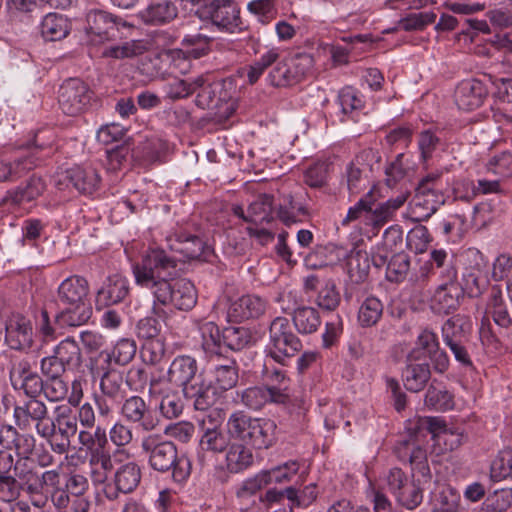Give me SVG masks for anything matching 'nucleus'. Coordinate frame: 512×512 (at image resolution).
<instances>
[{"mask_svg": "<svg viewBox=\"0 0 512 512\" xmlns=\"http://www.w3.org/2000/svg\"><path fill=\"white\" fill-rule=\"evenodd\" d=\"M239 395L242 404L252 410H260L267 403L286 404L290 400L283 388L266 385L246 388Z\"/></svg>", "mask_w": 512, "mask_h": 512, "instance_id": "16", "label": "nucleus"}, {"mask_svg": "<svg viewBox=\"0 0 512 512\" xmlns=\"http://www.w3.org/2000/svg\"><path fill=\"white\" fill-rule=\"evenodd\" d=\"M86 31L92 40L104 42L117 37L120 26L125 27L121 18L103 10H92L86 16Z\"/></svg>", "mask_w": 512, "mask_h": 512, "instance_id": "14", "label": "nucleus"}, {"mask_svg": "<svg viewBox=\"0 0 512 512\" xmlns=\"http://www.w3.org/2000/svg\"><path fill=\"white\" fill-rule=\"evenodd\" d=\"M373 155L372 150L361 152L346 168L347 187L351 193H357L360 189L362 174L365 171L363 161Z\"/></svg>", "mask_w": 512, "mask_h": 512, "instance_id": "48", "label": "nucleus"}, {"mask_svg": "<svg viewBox=\"0 0 512 512\" xmlns=\"http://www.w3.org/2000/svg\"><path fill=\"white\" fill-rule=\"evenodd\" d=\"M194 8L200 19L211 21L222 32L236 33L244 29L240 7L235 0H211L207 3L201 1Z\"/></svg>", "mask_w": 512, "mask_h": 512, "instance_id": "8", "label": "nucleus"}, {"mask_svg": "<svg viewBox=\"0 0 512 512\" xmlns=\"http://www.w3.org/2000/svg\"><path fill=\"white\" fill-rule=\"evenodd\" d=\"M129 294V285L126 278L119 274L109 276L96 295V305L108 307L122 302Z\"/></svg>", "mask_w": 512, "mask_h": 512, "instance_id": "21", "label": "nucleus"}, {"mask_svg": "<svg viewBox=\"0 0 512 512\" xmlns=\"http://www.w3.org/2000/svg\"><path fill=\"white\" fill-rule=\"evenodd\" d=\"M469 330V320L459 314L455 315L447 319L442 326L443 341L446 345L455 342L469 341Z\"/></svg>", "mask_w": 512, "mask_h": 512, "instance_id": "34", "label": "nucleus"}, {"mask_svg": "<svg viewBox=\"0 0 512 512\" xmlns=\"http://www.w3.org/2000/svg\"><path fill=\"white\" fill-rule=\"evenodd\" d=\"M276 423L271 419L253 418L244 411L232 413L227 421L231 438L255 449H268L275 441Z\"/></svg>", "mask_w": 512, "mask_h": 512, "instance_id": "6", "label": "nucleus"}, {"mask_svg": "<svg viewBox=\"0 0 512 512\" xmlns=\"http://www.w3.org/2000/svg\"><path fill=\"white\" fill-rule=\"evenodd\" d=\"M48 414L47 406L38 398H28L27 400L15 405L14 419L15 424L21 430L30 428L39 418H45Z\"/></svg>", "mask_w": 512, "mask_h": 512, "instance_id": "23", "label": "nucleus"}, {"mask_svg": "<svg viewBox=\"0 0 512 512\" xmlns=\"http://www.w3.org/2000/svg\"><path fill=\"white\" fill-rule=\"evenodd\" d=\"M442 174L433 172L423 177L415 188L413 212L418 220L429 219L445 203Z\"/></svg>", "mask_w": 512, "mask_h": 512, "instance_id": "9", "label": "nucleus"}, {"mask_svg": "<svg viewBox=\"0 0 512 512\" xmlns=\"http://www.w3.org/2000/svg\"><path fill=\"white\" fill-rule=\"evenodd\" d=\"M296 330L303 335L316 332L321 325V318L317 309L309 306H301L294 310L292 315Z\"/></svg>", "mask_w": 512, "mask_h": 512, "instance_id": "36", "label": "nucleus"}, {"mask_svg": "<svg viewBox=\"0 0 512 512\" xmlns=\"http://www.w3.org/2000/svg\"><path fill=\"white\" fill-rule=\"evenodd\" d=\"M510 476H512V449H504L491 464V478L500 481Z\"/></svg>", "mask_w": 512, "mask_h": 512, "instance_id": "53", "label": "nucleus"}, {"mask_svg": "<svg viewBox=\"0 0 512 512\" xmlns=\"http://www.w3.org/2000/svg\"><path fill=\"white\" fill-rule=\"evenodd\" d=\"M45 187L44 180L40 176L33 174L16 189L9 191L7 199H10L14 204L21 205L37 199L42 195Z\"/></svg>", "mask_w": 512, "mask_h": 512, "instance_id": "30", "label": "nucleus"}, {"mask_svg": "<svg viewBox=\"0 0 512 512\" xmlns=\"http://www.w3.org/2000/svg\"><path fill=\"white\" fill-rule=\"evenodd\" d=\"M92 374L100 378L101 395L108 398L111 404H121L128 391V381L124 380L123 372L115 367L92 363Z\"/></svg>", "mask_w": 512, "mask_h": 512, "instance_id": "13", "label": "nucleus"}, {"mask_svg": "<svg viewBox=\"0 0 512 512\" xmlns=\"http://www.w3.org/2000/svg\"><path fill=\"white\" fill-rule=\"evenodd\" d=\"M299 468L300 465L297 461L290 460L281 465L263 471L270 478V484L272 482L282 484L290 482L292 478L298 473Z\"/></svg>", "mask_w": 512, "mask_h": 512, "instance_id": "54", "label": "nucleus"}, {"mask_svg": "<svg viewBox=\"0 0 512 512\" xmlns=\"http://www.w3.org/2000/svg\"><path fill=\"white\" fill-rule=\"evenodd\" d=\"M56 434L63 438H71L77 433V416L69 407H57L56 409Z\"/></svg>", "mask_w": 512, "mask_h": 512, "instance_id": "47", "label": "nucleus"}, {"mask_svg": "<svg viewBox=\"0 0 512 512\" xmlns=\"http://www.w3.org/2000/svg\"><path fill=\"white\" fill-rule=\"evenodd\" d=\"M277 218L286 226H290L298 221L299 215L306 213L305 208L294 202L291 194H283L278 203Z\"/></svg>", "mask_w": 512, "mask_h": 512, "instance_id": "45", "label": "nucleus"}, {"mask_svg": "<svg viewBox=\"0 0 512 512\" xmlns=\"http://www.w3.org/2000/svg\"><path fill=\"white\" fill-rule=\"evenodd\" d=\"M277 218L274 197L270 194H259L247 209V219L255 225L269 224Z\"/></svg>", "mask_w": 512, "mask_h": 512, "instance_id": "27", "label": "nucleus"}, {"mask_svg": "<svg viewBox=\"0 0 512 512\" xmlns=\"http://www.w3.org/2000/svg\"><path fill=\"white\" fill-rule=\"evenodd\" d=\"M279 59V53L271 49L265 54H263L258 60L254 61L249 67L247 71V79L250 84H255L260 76L275 64Z\"/></svg>", "mask_w": 512, "mask_h": 512, "instance_id": "52", "label": "nucleus"}, {"mask_svg": "<svg viewBox=\"0 0 512 512\" xmlns=\"http://www.w3.org/2000/svg\"><path fill=\"white\" fill-rule=\"evenodd\" d=\"M430 378L429 363L406 360V366L402 371V380L408 391L415 393L422 391Z\"/></svg>", "mask_w": 512, "mask_h": 512, "instance_id": "25", "label": "nucleus"}, {"mask_svg": "<svg viewBox=\"0 0 512 512\" xmlns=\"http://www.w3.org/2000/svg\"><path fill=\"white\" fill-rule=\"evenodd\" d=\"M71 30L69 19L59 13H48L40 24V33L45 41H60Z\"/></svg>", "mask_w": 512, "mask_h": 512, "instance_id": "29", "label": "nucleus"}, {"mask_svg": "<svg viewBox=\"0 0 512 512\" xmlns=\"http://www.w3.org/2000/svg\"><path fill=\"white\" fill-rule=\"evenodd\" d=\"M110 441L117 447H125L133 440L132 429L123 422H116L109 431Z\"/></svg>", "mask_w": 512, "mask_h": 512, "instance_id": "64", "label": "nucleus"}, {"mask_svg": "<svg viewBox=\"0 0 512 512\" xmlns=\"http://www.w3.org/2000/svg\"><path fill=\"white\" fill-rule=\"evenodd\" d=\"M425 405L435 410H449L453 408V396L445 389L430 385L424 399Z\"/></svg>", "mask_w": 512, "mask_h": 512, "instance_id": "50", "label": "nucleus"}, {"mask_svg": "<svg viewBox=\"0 0 512 512\" xmlns=\"http://www.w3.org/2000/svg\"><path fill=\"white\" fill-rule=\"evenodd\" d=\"M409 196V192H402L395 198L388 199L382 203H376L374 197L373 204L371 205V211H369L368 220L374 226H382L386 222L392 219L393 214L398 210L406 201Z\"/></svg>", "mask_w": 512, "mask_h": 512, "instance_id": "28", "label": "nucleus"}, {"mask_svg": "<svg viewBox=\"0 0 512 512\" xmlns=\"http://www.w3.org/2000/svg\"><path fill=\"white\" fill-rule=\"evenodd\" d=\"M141 450L151 469L160 473L171 471L173 480L185 482L191 474L189 458L178 453L177 445L160 434H148L142 438Z\"/></svg>", "mask_w": 512, "mask_h": 512, "instance_id": "4", "label": "nucleus"}, {"mask_svg": "<svg viewBox=\"0 0 512 512\" xmlns=\"http://www.w3.org/2000/svg\"><path fill=\"white\" fill-rule=\"evenodd\" d=\"M199 446L202 451L218 454L230 447V435L219 428H208L200 438Z\"/></svg>", "mask_w": 512, "mask_h": 512, "instance_id": "39", "label": "nucleus"}, {"mask_svg": "<svg viewBox=\"0 0 512 512\" xmlns=\"http://www.w3.org/2000/svg\"><path fill=\"white\" fill-rule=\"evenodd\" d=\"M460 495L451 487L438 486L431 495L432 512H457Z\"/></svg>", "mask_w": 512, "mask_h": 512, "instance_id": "33", "label": "nucleus"}, {"mask_svg": "<svg viewBox=\"0 0 512 512\" xmlns=\"http://www.w3.org/2000/svg\"><path fill=\"white\" fill-rule=\"evenodd\" d=\"M239 368L234 359L224 356L223 363L216 364L213 369V381L215 386L222 390L228 391L234 388L239 379Z\"/></svg>", "mask_w": 512, "mask_h": 512, "instance_id": "31", "label": "nucleus"}, {"mask_svg": "<svg viewBox=\"0 0 512 512\" xmlns=\"http://www.w3.org/2000/svg\"><path fill=\"white\" fill-rule=\"evenodd\" d=\"M341 296L332 280L325 282L316 298V304L323 310L334 311L340 304Z\"/></svg>", "mask_w": 512, "mask_h": 512, "instance_id": "51", "label": "nucleus"}, {"mask_svg": "<svg viewBox=\"0 0 512 512\" xmlns=\"http://www.w3.org/2000/svg\"><path fill=\"white\" fill-rule=\"evenodd\" d=\"M261 376L266 382V386H274L275 388H283L284 394H288L289 378L285 370L274 366L263 364Z\"/></svg>", "mask_w": 512, "mask_h": 512, "instance_id": "56", "label": "nucleus"}, {"mask_svg": "<svg viewBox=\"0 0 512 512\" xmlns=\"http://www.w3.org/2000/svg\"><path fill=\"white\" fill-rule=\"evenodd\" d=\"M172 249L187 260L203 259L206 260L205 254L208 249L201 238L195 235H179L177 243Z\"/></svg>", "mask_w": 512, "mask_h": 512, "instance_id": "38", "label": "nucleus"}, {"mask_svg": "<svg viewBox=\"0 0 512 512\" xmlns=\"http://www.w3.org/2000/svg\"><path fill=\"white\" fill-rule=\"evenodd\" d=\"M302 349V342L292 331L286 317H276L269 326L267 356L282 366Z\"/></svg>", "mask_w": 512, "mask_h": 512, "instance_id": "7", "label": "nucleus"}, {"mask_svg": "<svg viewBox=\"0 0 512 512\" xmlns=\"http://www.w3.org/2000/svg\"><path fill=\"white\" fill-rule=\"evenodd\" d=\"M330 165L326 162H317L310 166L305 174L304 181L311 188H320L327 182Z\"/></svg>", "mask_w": 512, "mask_h": 512, "instance_id": "59", "label": "nucleus"}, {"mask_svg": "<svg viewBox=\"0 0 512 512\" xmlns=\"http://www.w3.org/2000/svg\"><path fill=\"white\" fill-rule=\"evenodd\" d=\"M396 244L397 241L402 242V231L398 227H390L384 233V241L381 245H377L370 256V264L372 263L375 268L379 269L384 266L387 267L390 246L389 242Z\"/></svg>", "mask_w": 512, "mask_h": 512, "instance_id": "40", "label": "nucleus"}, {"mask_svg": "<svg viewBox=\"0 0 512 512\" xmlns=\"http://www.w3.org/2000/svg\"><path fill=\"white\" fill-rule=\"evenodd\" d=\"M142 360L150 365L159 364L165 356L166 348L160 339L146 341L141 347Z\"/></svg>", "mask_w": 512, "mask_h": 512, "instance_id": "57", "label": "nucleus"}, {"mask_svg": "<svg viewBox=\"0 0 512 512\" xmlns=\"http://www.w3.org/2000/svg\"><path fill=\"white\" fill-rule=\"evenodd\" d=\"M136 344L130 339L119 340L111 350H101L99 354L91 359V363H99L110 367L126 366L135 357Z\"/></svg>", "mask_w": 512, "mask_h": 512, "instance_id": "20", "label": "nucleus"}, {"mask_svg": "<svg viewBox=\"0 0 512 512\" xmlns=\"http://www.w3.org/2000/svg\"><path fill=\"white\" fill-rule=\"evenodd\" d=\"M314 58L309 53H296L276 62L268 74V82L274 87H288L303 81L312 71Z\"/></svg>", "mask_w": 512, "mask_h": 512, "instance_id": "10", "label": "nucleus"}, {"mask_svg": "<svg viewBox=\"0 0 512 512\" xmlns=\"http://www.w3.org/2000/svg\"><path fill=\"white\" fill-rule=\"evenodd\" d=\"M141 480V468L135 462H127L121 465L114 473V486L107 484L103 490L109 500H117L120 493L133 492Z\"/></svg>", "mask_w": 512, "mask_h": 512, "instance_id": "15", "label": "nucleus"}, {"mask_svg": "<svg viewBox=\"0 0 512 512\" xmlns=\"http://www.w3.org/2000/svg\"><path fill=\"white\" fill-rule=\"evenodd\" d=\"M414 429L418 433L426 431L433 438H441L445 430H448L445 421L439 417H419Z\"/></svg>", "mask_w": 512, "mask_h": 512, "instance_id": "60", "label": "nucleus"}, {"mask_svg": "<svg viewBox=\"0 0 512 512\" xmlns=\"http://www.w3.org/2000/svg\"><path fill=\"white\" fill-rule=\"evenodd\" d=\"M197 88L195 104L201 109L214 111V118L221 123L236 110V85L232 78L214 79L210 75L194 78Z\"/></svg>", "mask_w": 512, "mask_h": 512, "instance_id": "5", "label": "nucleus"}, {"mask_svg": "<svg viewBox=\"0 0 512 512\" xmlns=\"http://www.w3.org/2000/svg\"><path fill=\"white\" fill-rule=\"evenodd\" d=\"M12 430L16 435L14 445L9 450L15 449L18 457H29L35 447V439L32 435H20L18 430L11 426H3L1 430Z\"/></svg>", "mask_w": 512, "mask_h": 512, "instance_id": "62", "label": "nucleus"}, {"mask_svg": "<svg viewBox=\"0 0 512 512\" xmlns=\"http://www.w3.org/2000/svg\"><path fill=\"white\" fill-rule=\"evenodd\" d=\"M439 345L437 335L429 329H424L417 337L416 347L407 354V361H420Z\"/></svg>", "mask_w": 512, "mask_h": 512, "instance_id": "42", "label": "nucleus"}, {"mask_svg": "<svg viewBox=\"0 0 512 512\" xmlns=\"http://www.w3.org/2000/svg\"><path fill=\"white\" fill-rule=\"evenodd\" d=\"M512 505V489H500L489 494L480 512H505Z\"/></svg>", "mask_w": 512, "mask_h": 512, "instance_id": "49", "label": "nucleus"}, {"mask_svg": "<svg viewBox=\"0 0 512 512\" xmlns=\"http://www.w3.org/2000/svg\"><path fill=\"white\" fill-rule=\"evenodd\" d=\"M395 497L401 506L409 510H413L422 502L423 493L422 489L418 485L414 482H409L397 492Z\"/></svg>", "mask_w": 512, "mask_h": 512, "instance_id": "55", "label": "nucleus"}, {"mask_svg": "<svg viewBox=\"0 0 512 512\" xmlns=\"http://www.w3.org/2000/svg\"><path fill=\"white\" fill-rule=\"evenodd\" d=\"M146 47L140 40H130L105 48L102 56L113 59H126L142 55Z\"/></svg>", "mask_w": 512, "mask_h": 512, "instance_id": "44", "label": "nucleus"}, {"mask_svg": "<svg viewBox=\"0 0 512 512\" xmlns=\"http://www.w3.org/2000/svg\"><path fill=\"white\" fill-rule=\"evenodd\" d=\"M383 304L376 297L366 298L359 307L358 322L361 327H372L378 323L383 314Z\"/></svg>", "mask_w": 512, "mask_h": 512, "instance_id": "43", "label": "nucleus"}, {"mask_svg": "<svg viewBox=\"0 0 512 512\" xmlns=\"http://www.w3.org/2000/svg\"><path fill=\"white\" fill-rule=\"evenodd\" d=\"M56 304L59 312L55 323L60 327H78L86 324L92 316L88 281L81 276H70L58 287Z\"/></svg>", "mask_w": 512, "mask_h": 512, "instance_id": "2", "label": "nucleus"}, {"mask_svg": "<svg viewBox=\"0 0 512 512\" xmlns=\"http://www.w3.org/2000/svg\"><path fill=\"white\" fill-rule=\"evenodd\" d=\"M43 390L44 396L49 401L58 402L68 396L69 386L61 377L47 378Z\"/></svg>", "mask_w": 512, "mask_h": 512, "instance_id": "58", "label": "nucleus"}, {"mask_svg": "<svg viewBox=\"0 0 512 512\" xmlns=\"http://www.w3.org/2000/svg\"><path fill=\"white\" fill-rule=\"evenodd\" d=\"M167 382L181 388L186 399L194 401L196 410L205 411L214 402V392L199 373L197 360L190 355L176 356L167 371Z\"/></svg>", "mask_w": 512, "mask_h": 512, "instance_id": "3", "label": "nucleus"}, {"mask_svg": "<svg viewBox=\"0 0 512 512\" xmlns=\"http://www.w3.org/2000/svg\"><path fill=\"white\" fill-rule=\"evenodd\" d=\"M410 270V256L407 253H395L389 260L386 268V279L399 283L405 280Z\"/></svg>", "mask_w": 512, "mask_h": 512, "instance_id": "46", "label": "nucleus"}, {"mask_svg": "<svg viewBox=\"0 0 512 512\" xmlns=\"http://www.w3.org/2000/svg\"><path fill=\"white\" fill-rule=\"evenodd\" d=\"M120 415L126 423L143 431H153L159 425L155 410L140 396L133 395L121 402Z\"/></svg>", "mask_w": 512, "mask_h": 512, "instance_id": "12", "label": "nucleus"}, {"mask_svg": "<svg viewBox=\"0 0 512 512\" xmlns=\"http://www.w3.org/2000/svg\"><path fill=\"white\" fill-rule=\"evenodd\" d=\"M5 341L11 349L24 350L32 346L31 323L22 315H13L5 324Z\"/></svg>", "mask_w": 512, "mask_h": 512, "instance_id": "18", "label": "nucleus"}, {"mask_svg": "<svg viewBox=\"0 0 512 512\" xmlns=\"http://www.w3.org/2000/svg\"><path fill=\"white\" fill-rule=\"evenodd\" d=\"M464 299V289L460 283H442L436 289L432 307L439 313L455 311Z\"/></svg>", "mask_w": 512, "mask_h": 512, "instance_id": "22", "label": "nucleus"}, {"mask_svg": "<svg viewBox=\"0 0 512 512\" xmlns=\"http://www.w3.org/2000/svg\"><path fill=\"white\" fill-rule=\"evenodd\" d=\"M199 330L201 332V347L207 358L212 360L217 358L220 360L224 357V343L222 341V330L211 321H206L200 324Z\"/></svg>", "mask_w": 512, "mask_h": 512, "instance_id": "26", "label": "nucleus"}, {"mask_svg": "<svg viewBox=\"0 0 512 512\" xmlns=\"http://www.w3.org/2000/svg\"><path fill=\"white\" fill-rule=\"evenodd\" d=\"M251 340L252 335L245 327L229 326L222 330L224 353L227 350L240 351L248 346Z\"/></svg>", "mask_w": 512, "mask_h": 512, "instance_id": "41", "label": "nucleus"}, {"mask_svg": "<svg viewBox=\"0 0 512 512\" xmlns=\"http://www.w3.org/2000/svg\"><path fill=\"white\" fill-rule=\"evenodd\" d=\"M56 358L67 370H76L82 364V353L77 342L71 338L61 341L55 348Z\"/></svg>", "mask_w": 512, "mask_h": 512, "instance_id": "37", "label": "nucleus"}, {"mask_svg": "<svg viewBox=\"0 0 512 512\" xmlns=\"http://www.w3.org/2000/svg\"><path fill=\"white\" fill-rule=\"evenodd\" d=\"M92 97L93 92L85 82L70 78L60 86L58 102L63 113L76 116L88 108Z\"/></svg>", "mask_w": 512, "mask_h": 512, "instance_id": "11", "label": "nucleus"}, {"mask_svg": "<svg viewBox=\"0 0 512 512\" xmlns=\"http://www.w3.org/2000/svg\"><path fill=\"white\" fill-rule=\"evenodd\" d=\"M269 484L270 478L262 470L242 483L241 487L237 490V496L247 497L254 495Z\"/></svg>", "mask_w": 512, "mask_h": 512, "instance_id": "61", "label": "nucleus"}, {"mask_svg": "<svg viewBox=\"0 0 512 512\" xmlns=\"http://www.w3.org/2000/svg\"><path fill=\"white\" fill-rule=\"evenodd\" d=\"M346 266L351 282L364 283L369 276L370 255L363 250L351 251L347 257Z\"/></svg>", "mask_w": 512, "mask_h": 512, "instance_id": "32", "label": "nucleus"}, {"mask_svg": "<svg viewBox=\"0 0 512 512\" xmlns=\"http://www.w3.org/2000/svg\"><path fill=\"white\" fill-rule=\"evenodd\" d=\"M242 443L231 444L226 453V465L230 472L239 473L254 462L252 451Z\"/></svg>", "mask_w": 512, "mask_h": 512, "instance_id": "35", "label": "nucleus"}, {"mask_svg": "<svg viewBox=\"0 0 512 512\" xmlns=\"http://www.w3.org/2000/svg\"><path fill=\"white\" fill-rule=\"evenodd\" d=\"M64 181L71 184L81 194H92L99 185L100 176L93 168L76 166L65 172Z\"/></svg>", "mask_w": 512, "mask_h": 512, "instance_id": "24", "label": "nucleus"}, {"mask_svg": "<svg viewBox=\"0 0 512 512\" xmlns=\"http://www.w3.org/2000/svg\"><path fill=\"white\" fill-rule=\"evenodd\" d=\"M488 95V87L483 81L466 79L456 87L455 102L459 109L472 111L481 107Z\"/></svg>", "mask_w": 512, "mask_h": 512, "instance_id": "17", "label": "nucleus"}, {"mask_svg": "<svg viewBox=\"0 0 512 512\" xmlns=\"http://www.w3.org/2000/svg\"><path fill=\"white\" fill-rule=\"evenodd\" d=\"M176 267L177 260L163 249L148 250L141 262L133 266L136 284L149 290L154 298L152 312L157 317L165 314L161 306L173 304L179 310L188 311L197 303V291L191 281L180 279L170 283Z\"/></svg>", "mask_w": 512, "mask_h": 512, "instance_id": "1", "label": "nucleus"}, {"mask_svg": "<svg viewBox=\"0 0 512 512\" xmlns=\"http://www.w3.org/2000/svg\"><path fill=\"white\" fill-rule=\"evenodd\" d=\"M266 301L257 295H244L233 301L227 311L229 321L259 318L265 313Z\"/></svg>", "mask_w": 512, "mask_h": 512, "instance_id": "19", "label": "nucleus"}, {"mask_svg": "<svg viewBox=\"0 0 512 512\" xmlns=\"http://www.w3.org/2000/svg\"><path fill=\"white\" fill-rule=\"evenodd\" d=\"M195 92L197 88L194 85V79L192 81L175 79L167 87V95L172 100L186 98Z\"/></svg>", "mask_w": 512, "mask_h": 512, "instance_id": "63", "label": "nucleus"}]
</instances>
